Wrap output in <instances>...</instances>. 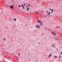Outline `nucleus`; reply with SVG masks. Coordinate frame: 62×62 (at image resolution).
<instances>
[{
	"label": "nucleus",
	"instance_id": "nucleus-1",
	"mask_svg": "<svg viewBox=\"0 0 62 62\" xmlns=\"http://www.w3.org/2000/svg\"><path fill=\"white\" fill-rule=\"evenodd\" d=\"M36 27L37 28H40V26H38L37 25H36Z\"/></svg>",
	"mask_w": 62,
	"mask_h": 62
},
{
	"label": "nucleus",
	"instance_id": "nucleus-2",
	"mask_svg": "<svg viewBox=\"0 0 62 62\" xmlns=\"http://www.w3.org/2000/svg\"><path fill=\"white\" fill-rule=\"evenodd\" d=\"M50 13H51L50 12H48V13L47 14V15L48 16V15H50Z\"/></svg>",
	"mask_w": 62,
	"mask_h": 62
},
{
	"label": "nucleus",
	"instance_id": "nucleus-3",
	"mask_svg": "<svg viewBox=\"0 0 62 62\" xmlns=\"http://www.w3.org/2000/svg\"><path fill=\"white\" fill-rule=\"evenodd\" d=\"M42 22H41L40 23V25H42Z\"/></svg>",
	"mask_w": 62,
	"mask_h": 62
},
{
	"label": "nucleus",
	"instance_id": "nucleus-4",
	"mask_svg": "<svg viewBox=\"0 0 62 62\" xmlns=\"http://www.w3.org/2000/svg\"><path fill=\"white\" fill-rule=\"evenodd\" d=\"M10 8H13V6H11L10 7Z\"/></svg>",
	"mask_w": 62,
	"mask_h": 62
},
{
	"label": "nucleus",
	"instance_id": "nucleus-5",
	"mask_svg": "<svg viewBox=\"0 0 62 62\" xmlns=\"http://www.w3.org/2000/svg\"><path fill=\"white\" fill-rule=\"evenodd\" d=\"M52 46L53 47H54V48H55V47H54V44H53L52 45Z\"/></svg>",
	"mask_w": 62,
	"mask_h": 62
},
{
	"label": "nucleus",
	"instance_id": "nucleus-6",
	"mask_svg": "<svg viewBox=\"0 0 62 62\" xmlns=\"http://www.w3.org/2000/svg\"><path fill=\"white\" fill-rule=\"evenodd\" d=\"M54 57H55V58H57V56H54Z\"/></svg>",
	"mask_w": 62,
	"mask_h": 62
},
{
	"label": "nucleus",
	"instance_id": "nucleus-7",
	"mask_svg": "<svg viewBox=\"0 0 62 62\" xmlns=\"http://www.w3.org/2000/svg\"><path fill=\"white\" fill-rule=\"evenodd\" d=\"M29 10V8L28 7V8H27V10L28 11Z\"/></svg>",
	"mask_w": 62,
	"mask_h": 62
},
{
	"label": "nucleus",
	"instance_id": "nucleus-8",
	"mask_svg": "<svg viewBox=\"0 0 62 62\" xmlns=\"http://www.w3.org/2000/svg\"><path fill=\"white\" fill-rule=\"evenodd\" d=\"M14 21H16V19H14Z\"/></svg>",
	"mask_w": 62,
	"mask_h": 62
},
{
	"label": "nucleus",
	"instance_id": "nucleus-9",
	"mask_svg": "<svg viewBox=\"0 0 62 62\" xmlns=\"http://www.w3.org/2000/svg\"><path fill=\"white\" fill-rule=\"evenodd\" d=\"M53 34L54 36H55V35H56L55 33H54Z\"/></svg>",
	"mask_w": 62,
	"mask_h": 62
},
{
	"label": "nucleus",
	"instance_id": "nucleus-10",
	"mask_svg": "<svg viewBox=\"0 0 62 62\" xmlns=\"http://www.w3.org/2000/svg\"><path fill=\"white\" fill-rule=\"evenodd\" d=\"M59 58H60L61 57H60V56H59Z\"/></svg>",
	"mask_w": 62,
	"mask_h": 62
},
{
	"label": "nucleus",
	"instance_id": "nucleus-11",
	"mask_svg": "<svg viewBox=\"0 0 62 62\" xmlns=\"http://www.w3.org/2000/svg\"><path fill=\"white\" fill-rule=\"evenodd\" d=\"M23 5H22L20 7H23Z\"/></svg>",
	"mask_w": 62,
	"mask_h": 62
},
{
	"label": "nucleus",
	"instance_id": "nucleus-12",
	"mask_svg": "<svg viewBox=\"0 0 62 62\" xmlns=\"http://www.w3.org/2000/svg\"><path fill=\"white\" fill-rule=\"evenodd\" d=\"M42 35L43 36H44V34H43V33H42Z\"/></svg>",
	"mask_w": 62,
	"mask_h": 62
},
{
	"label": "nucleus",
	"instance_id": "nucleus-13",
	"mask_svg": "<svg viewBox=\"0 0 62 62\" xmlns=\"http://www.w3.org/2000/svg\"><path fill=\"white\" fill-rule=\"evenodd\" d=\"M49 55L50 56H52V55L50 54Z\"/></svg>",
	"mask_w": 62,
	"mask_h": 62
},
{
	"label": "nucleus",
	"instance_id": "nucleus-14",
	"mask_svg": "<svg viewBox=\"0 0 62 62\" xmlns=\"http://www.w3.org/2000/svg\"><path fill=\"white\" fill-rule=\"evenodd\" d=\"M54 39H56V40H57V39H56V38H54Z\"/></svg>",
	"mask_w": 62,
	"mask_h": 62
},
{
	"label": "nucleus",
	"instance_id": "nucleus-15",
	"mask_svg": "<svg viewBox=\"0 0 62 62\" xmlns=\"http://www.w3.org/2000/svg\"><path fill=\"white\" fill-rule=\"evenodd\" d=\"M23 8L24 9V7H23Z\"/></svg>",
	"mask_w": 62,
	"mask_h": 62
},
{
	"label": "nucleus",
	"instance_id": "nucleus-16",
	"mask_svg": "<svg viewBox=\"0 0 62 62\" xmlns=\"http://www.w3.org/2000/svg\"><path fill=\"white\" fill-rule=\"evenodd\" d=\"M4 40H6V39L5 38H4Z\"/></svg>",
	"mask_w": 62,
	"mask_h": 62
},
{
	"label": "nucleus",
	"instance_id": "nucleus-17",
	"mask_svg": "<svg viewBox=\"0 0 62 62\" xmlns=\"http://www.w3.org/2000/svg\"><path fill=\"white\" fill-rule=\"evenodd\" d=\"M52 33L53 34H54V33L53 32Z\"/></svg>",
	"mask_w": 62,
	"mask_h": 62
},
{
	"label": "nucleus",
	"instance_id": "nucleus-18",
	"mask_svg": "<svg viewBox=\"0 0 62 62\" xmlns=\"http://www.w3.org/2000/svg\"><path fill=\"white\" fill-rule=\"evenodd\" d=\"M38 12H36V14H38Z\"/></svg>",
	"mask_w": 62,
	"mask_h": 62
},
{
	"label": "nucleus",
	"instance_id": "nucleus-19",
	"mask_svg": "<svg viewBox=\"0 0 62 62\" xmlns=\"http://www.w3.org/2000/svg\"><path fill=\"white\" fill-rule=\"evenodd\" d=\"M38 22H39V23H40L39 21V20H38Z\"/></svg>",
	"mask_w": 62,
	"mask_h": 62
},
{
	"label": "nucleus",
	"instance_id": "nucleus-20",
	"mask_svg": "<svg viewBox=\"0 0 62 62\" xmlns=\"http://www.w3.org/2000/svg\"><path fill=\"white\" fill-rule=\"evenodd\" d=\"M38 43L39 44H40V43L39 42Z\"/></svg>",
	"mask_w": 62,
	"mask_h": 62
},
{
	"label": "nucleus",
	"instance_id": "nucleus-21",
	"mask_svg": "<svg viewBox=\"0 0 62 62\" xmlns=\"http://www.w3.org/2000/svg\"><path fill=\"white\" fill-rule=\"evenodd\" d=\"M18 55H19V56H20V54H18Z\"/></svg>",
	"mask_w": 62,
	"mask_h": 62
},
{
	"label": "nucleus",
	"instance_id": "nucleus-22",
	"mask_svg": "<svg viewBox=\"0 0 62 62\" xmlns=\"http://www.w3.org/2000/svg\"><path fill=\"white\" fill-rule=\"evenodd\" d=\"M50 55H49V58H50Z\"/></svg>",
	"mask_w": 62,
	"mask_h": 62
},
{
	"label": "nucleus",
	"instance_id": "nucleus-23",
	"mask_svg": "<svg viewBox=\"0 0 62 62\" xmlns=\"http://www.w3.org/2000/svg\"><path fill=\"white\" fill-rule=\"evenodd\" d=\"M19 7H20V5H19Z\"/></svg>",
	"mask_w": 62,
	"mask_h": 62
},
{
	"label": "nucleus",
	"instance_id": "nucleus-24",
	"mask_svg": "<svg viewBox=\"0 0 62 62\" xmlns=\"http://www.w3.org/2000/svg\"><path fill=\"white\" fill-rule=\"evenodd\" d=\"M52 11H54V10H53V9H52Z\"/></svg>",
	"mask_w": 62,
	"mask_h": 62
},
{
	"label": "nucleus",
	"instance_id": "nucleus-25",
	"mask_svg": "<svg viewBox=\"0 0 62 62\" xmlns=\"http://www.w3.org/2000/svg\"><path fill=\"white\" fill-rule=\"evenodd\" d=\"M29 60L31 61V59H29Z\"/></svg>",
	"mask_w": 62,
	"mask_h": 62
},
{
	"label": "nucleus",
	"instance_id": "nucleus-26",
	"mask_svg": "<svg viewBox=\"0 0 62 62\" xmlns=\"http://www.w3.org/2000/svg\"><path fill=\"white\" fill-rule=\"evenodd\" d=\"M12 1L13 2V3H14V1H13V0H12Z\"/></svg>",
	"mask_w": 62,
	"mask_h": 62
},
{
	"label": "nucleus",
	"instance_id": "nucleus-27",
	"mask_svg": "<svg viewBox=\"0 0 62 62\" xmlns=\"http://www.w3.org/2000/svg\"><path fill=\"white\" fill-rule=\"evenodd\" d=\"M48 11H47L46 12V13H48Z\"/></svg>",
	"mask_w": 62,
	"mask_h": 62
},
{
	"label": "nucleus",
	"instance_id": "nucleus-28",
	"mask_svg": "<svg viewBox=\"0 0 62 62\" xmlns=\"http://www.w3.org/2000/svg\"><path fill=\"white\" fill-rule=\"evenodd\" d=\"M39 22H40H40H41V21L40 20V21H39Z\"/></svg>",
	"mask_w": 62,
	"mask_h": 62
},
{
	"label": "nucleus",
	"instance_id": "nucleus-29",
	"mask_svg": "<svg viewBox=\"0 0 62 62\" xmlns=\"http://www.w3.org/2000/svg\"><path fill=\"white\" fill-rule=\"evenodd\" d=\"M58 48H57V51L58 50Z\"/></svg>",
	"mask_w": 62,
	"mask_h": 62
},
{
	"label": "nucleus",
	"instance_id": "nucleus-30",
	"mask_svg": "<svg viewBox=\"0 0 62 62\" xmlns=\"http://www.w3.org/2000/svg\"><path fill=\"white\" fill-rule=\"evenodd\" d=\"M26 7H27V8H28V6H26Z\"/></svg>",
	"mask_w": 62,
	"mask_h": 62
},
{
	"label": "nucleus",
	"instance_id": "nucleus-31",
	"mask_svg": "<svg viewBox=\"0 0 62 62\" xmlns=\"http://www.w3.org/2000/svg\"><path fill=\"white\" fill-rule=\"evenodd\" d=\"M50 10H52V9H50Z\"/></svg>",
	"mask_w": 62,
	"mask_h": 62
},
{
	"label": "nucleus",
	"instance_id": "nucleus-32",
	"mask_svg": "<svg viewBox=\"0 0 62 62\" xmlns=\"http://www.w3.org/2000/svg\"><path fill=\"white\" fill-rule=\"evenodd\" d=\"M53 11H52V12H51V13H53Z\"/></svg>",
	"mask_w": 62,
	"mask_h": 62
},
{
	"label": "nucleus",
	"instance_id": "nucleus-33",
	"mask_svg": "<svg viewBox=\"0 0 62 62\" xmlns=\"http://www.w3.org/2000/svg\"><path fill=\"white\" fill-rule=\"evenodd\" d=\"M24 5H25V4H24Z\"/></svg>",
	"mask_w": 62,
	"mask_h": 62
},
{
	"label": "nucleus",
	"instance_id": "nucleus-34",
	"mask_svg": "<svg viewBox=\"0 0 62 62\" xmlns=\"http://www.w3.org/2000/svg\"><path fill=\"white\" fill-rule=\"evenodd\" d=\"M30 6L29 4H28V6Z\"/></svg>",
	"mask_w": 62,
	"mask_h": 62
},
{
	"label": "nucleus",
	"instance_id": "nucleus-35",
	"mask_svg": "<svg viewBox=\"0 0 62 62\" xmlns=\"http://www.w3.org/2000/svg\"><path fill=\"white\" fill-rule=\"evenodd\" d=\"M43 11V12H44V11Z\"/></svg>",
	"mask_w": 62,
	"mask_h": 62
},
{
	"label": "nucleus",
	"instance_id": "nucleus-36",
	"mask_svg": "<svg viewBox=\"0 0 62 62\" xmlns=\"http://www.w3.org/2000/svg\"><path fill=\"white\" fill-rule=\"evenodd\" d=\"M2 13H3V12H2Z\"/></svg>",
	"mask_w": 62,
	"mask_h": 62
},
{
	"label": "nucleus",
	"instance_id": "nucleus-37",
	"mask_svg": "<svg viewBox=\"0 0 62 62\" xmlns=\"http://www.w3.org/2000/svg\"><path fill=\"white\" fill-rule=\"evenodd\" d=\"M33 0H32V1Z\"/></svg>",
	"mask_w": 62,
	"mask_h": 62
}]
</instances>
